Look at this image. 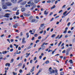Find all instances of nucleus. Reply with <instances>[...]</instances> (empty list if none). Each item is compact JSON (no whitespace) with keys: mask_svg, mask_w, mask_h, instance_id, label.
Here are the masks:
<instances>
[{"mask_svg":"<svg viewBox=\"0 0 75 75\" xmlns=\"http://www.w3.org/2000/svg\"><path fill=\"white\" fill-rule=\"evenodd\" d=\"M17 0H12L11 1V2L13 3H17Z\"/></svg>","mask_w":75,"mask_h":75,"instance_id":"6e6552de","label":"nucleus"},{"mask_svg":"<svg viewBox=\"0 0 75 75\" xmlns=\"http://www.w3.org/2000/svg\"><path fill=\"white\" fill-rule=\"evenodd\" d=\"M55 37L56 36V35L55 34H53L52 35V38H54V36Z\"/></svg>","mask_w":75,"mask_h":75,"instance_id":"7c9ffc66","label":"nucleus"},{"mask_svg":"<svg viewBox=\"0 0 75 75\" xmlns=\"http://www.w3.org/2000/svg\"><path fill=\"white\" fill-rule=\"evenodd\" d=\"M5 66H6V67H7V66H8V67H10V64L8 63H6L5 64Z\"/></svg>","mask_w":75,"mask_h":75,"instance_id":"f8f14e48","label":"nucleus"},{"mask_svg":"<svg viewBox=\"0 0 75 75\" xmlns=\"http://www.w3.org/2000/svg\"><path fill=\"white\" fill-rule=\"evenodd\" d=\"M30 5L33 6L32 8H30V10H33V9L35 8V7H36V5L34 4V3L33 2H32L31 3Z\"/></svg>","mask_w":75,"mask_h":75,"instance_id":"f03ea898","label":"nucleus"},{"mask_svg":"<svg viewBox=\"0 0 75 75\" xmlns=\"http://www.w3.org/2000/svg\"><path fill=\"white\" fill-rule=\"evenodd\" d=\"M32 62H33V60H31L30 61V64H32Z\"/></svg>","mask_w":75,"mask_h":75,"instance_id":"338daca9","label":"nucleus"},{"mask_svg":"<svg viewBox=\"0 0 75 75\" xmlns=\"http://www.w3.org/2000/svg\"><path fill=\"white\" fill-rule=\"evenodd\" d=\"M67 31H66V30H65V31H64V32H63V33H64V34H65L66 33H67Z\"/></svg>","mask_w":75,"mask_h":75,"instance_id":"4d7b16f0","label":"nucleus"},{"mask_svg":"<svg viewBox=\"0 0 75 75\" xmlns=\"http://www.w3.org/2000/svg\"><path fill=\"white\" fill-rule=\"evenodd\" d=\"M44 14L45 15H46L47 16L48 14V12H47V11H45L44 12Z\"/></svg>","mask_w":75,"mask_h":75,"instance_id":"9d476101","label":"nucleus"},{"mask_svg":"<svg viewBox=\"0 0 75 75\" xmlns=\"http://www.w3.org/2000/svg\"><path fill=\"white\" fill-rule=\"evenodd\" d=\"M65 50H63L62 52V53H63V54L65 53Z\"/></svg>","mask_w":75,"mask_h":75,"instance_id":"bf43d9fd","label":"nucleus"},{"mask_svg":"<svg viewBox=\"0 0 75 75\" xmlns=\"http://www.w3.org/2000/svg\"><path fill=\"white\" fill-rule=\"evenodd\" d=\"M13 75H17V73H15V72H13Z\"/></svg>","mask_w":75,"mask_h":75,"instance_id":"37998d69","label":"nucleus"},{"mask_svg":"<svg viewBox=\"0 0 75 75\" xmlns=\"http://www.w3.org/2000/svg\"><path fill=\"white\" fill-rule=\"evenodd\" d=\"M55 52V51H53L52 52V54H54V52Z\"/></svg>","mask_w":75,"mask_h":75,"instance_id":"5fc2aeb1","label":"nucleus"},{"mask_svg":"<svg viewBox=\"0 0 75 75\" xmlns=\"http://www.w3.org/2000/svg\"><path fill=\"white\" fill-rule=\"evenodd\" d=\"M13 61H14V59H11V60L10 63H13Z\"/></svg>","mask_w":75,"mask_h":75,"instance_id":"473e14b6","label":"nucleus"},{"mask_svg":"<svg viewBox=\"0 0 75 75\" xmlns=\"http://www.w3.org/2000/svg\"><path fill=\"white\" fill-rule=\"evenodd\" d=\"M7 51H4L2 52V53L3 54H5L7 53Z\"/></svg>","mask_w":75,"mask_h":75,"instance_id":"412c9836","label":"nucleus"},{"mask_svg":"<svg viewBox=\"0 0 75 75\" xmlns=\"http://www.w3.org/2000/svg\"><path fill=\"white\" fill-rule=\"evenodd\" d=\"M51 1L50 0H49L48 1H47V3H51Z\"/></svg>","mask_w":75,"mask_h":75,"instance_id":"79ce46f5","label":"nucleus"},{"mask_svg":"<svg viewBox=\"0 0 75 75\" xmlns=\"http://www.w3.org/2000/svg\"><path fill=\"white\" fill-rule=\"evenodd\" d=\"M20 53H21V51H19V52H18V50L16 51V54H20Z\"/></svg>","mask_w":75,"mask_h":75,"instance_id":"aec40b11","label":"nucleus"},{"mask_svg":"<svg viewBox=\"0 0 75 75\" xmlns=\"http://www.w3.org/2000/svg\"><path fill=\"white\" fill-rule=\"evenodd\" d=\"M46 33H47V31L45 30H44L43 33V35H45V34H46Z\"/></svg>","mask_w":75,"mask_h":75,"instance_id":"e433bc0d","label":"nucleus"},{"mask_svg":"<svg viewBox=\"0 0 75 75\" xmlns=\"http://www.w3.org/2000/svg\"><path fill=\"white\" fill-rule=\"evenodd\" d=\"M34 38V37H33L32 38V41H33L34 40V38Z\"/></svg>","mask_w":75,"mask_h":75,"instance_id":"0e129e2a","label":"nucleus"},{"mask_svg":"<svg viewBox=\"0 0 75 75\" xmlns=\"http://www.w3.org/2000/svg\"><path fill=\"white\" fill-rule=\"evenodd\" d=\"M19 10H18L17 11V12L16 13V15H17V16L18 15V14H19Z\"/></svg>","mask_w":75,"mask_h":75,"instance_id":"f3484780","label":"nucleus"},{"mask_svg":"<svg viewBox=\"0 0 75 75\" xmlns=\"http://www.w3.org/2000/svg\"><path fill=\"white\" fill-rule=\"evenodd\" d=\"M30 16V14H26V16L27 17H28V16Z\"/></svg>","mask_w":75,"mask_h":75,"instance_id":"774afa93","label":"nucleus"},{"mask_svg":"<svg viewBox=\"0 0 75 75\" xmlns=\"http://www.w3.org/2000/svg\"><path fill=\"white\" fill-rule=\"evenodd\" d=\"M11 42H14V40L13 39H11Z\"/></svg>","mask_w":75,"mask_h":75,"instance_id":"864d4df0","label":"nucleus"},{"mask_svg":"<svg viewBox=\"0 0 75 75\" xmlns=\"http://www.w3.org/2000/svg\"><path fill=\"white\" fill-rule=\"evenodd\" d=\"M42 69H40L39 70V71L38 72V74L39 73H40V72H41V71H42Z\"/></svg>","mask_w":75,"mask_h":75,"instance_id":"dca6fc26","label":"nucleus"},{"mask_svg":"<svg viewBox=\"0 0 75 75\" xmlns=\"http://www.w3.org/2000/svg\"><path fill=\"white\" fill-rule=\"evenodd\" d=\"M5 4V6H11L12 5V4L10 2H6Z\"/></svg>","mask_w":75,"mask_h":75,"instance_id":"20e7f679","label":"nucleus"},{"mask_svg":"<svg viewBox=\"0 0 75 75\" xmlns=\"http://www.w3.org/2000/svg\"><path fill=\"white\" fill-rule=\"evenodd\" d=\"M52 14H53V12L50 13V16H51L52 15Z\"/></svg>","mask_w":75,"mask_h":75,"instance_id":"69168bd1","label":"nucleus"},{"mask_svg":"<svg viewBox=\"0 0 75 75\" xmlns=\"http://www.w3.org/2000/svg\"><path fill=\"white\" fill-rule=\"evenodd\" d=\"M31 2H33V1L32 0H30L28 2V4H31Z\"/></svg>","mask_w":75,"mask_h":75,"instance_id":"a211bd4d","label":"nucleus"},{"mask_svg":"<svg viewBox=\"0 0 75 75\" xmlns=\"http://www.w3.org/2000/svg\"><path fill=\"white\" fill-rule=\"evenodd\" d=\"M44 25H45V24L44 23L41 24L40 25V26L39 28L40 30H44L45 27Z\"/></svg>","mask_w":75,"mask_h":75,"instance_id":"7ed1b4c3","label":"nucleus"},{"mask_svg":"<svg viewBox=\"0 0 75 75\" xmlns=\"http://www.w3.org/2000/svg\"><path fill=\"white\" fill-rule=\"evenodd\" d=\"M69 62H70V64H73V62L72 61V60L70 59L69 61Z\"/></svg>","mask_w":75,"mask_h":75,"instance_id":"6ab92c4d","label":"nucleus"},{"mask_svg":"<svg viewBox=\"0 0 75 75\" xmlns=\"http://www.w3.org/2000/svg\"><path fill=\"white\" fill-rule=\"evenodd\" d=\"M7 41L9 42V43H10V39H7Z\"/></svg>","mask_w":75,"mask_h":75,"instance_id":"8fccbe9b","label":"nucleus"},{"mask_svg":"<svg viewBox=\"0 0 75 75\" xmlns=\"http://www.w3.org/2000/svg\"><path fill=\"white\" fill-rule=\"evenodd\" d=\"M66 6V5H64L62 7V8H65V7Z\"/></svg>","mask_w":75,"mask_h":75,"instance_id":"680f3d73","label":"nucleus"},{"mask_svg":"<svg viewBox=\"0 0 75 75\" xmlns=\"http://www.w3.org/2000/svg\"><path fill=\"white\" fill-rule=\"evenodd\" d=\"M27 55H27L26 56H25L26 58H27L28 57H29V55H30V53H29Z\"/></svg>","mask_w":75,"mask_h":75,"instance_id":"72a5a7b5","label":"nucleus"},{"mask_svg":"<svg viewBox=\"0 0 75 75\" xmlns=\"http://www.w3.org/2000/svg\"><path fill=\"white\" fill-rule=\"evenodd\" d=\"M49 74H54L55 73V71L52 69L51 67H50L49 69Z\"/></svg>","mask_w":75,"mask_h":75,"instance_id":"f257e3e1","label":"nucleus"},{"mask_svg":"<svg viewBox=\"0 0 75 75\" xmlns=\"http://www.w3.org/2000/svg\"><path fill=\"white\" fill-rule=\"evenodd\" d=\"M62 43V42L61 41H60L59 42V43L58 44V47H59V45H61V43Z\"/></svg>","mask_w":75,"mask_h":75,"instance_id":"2f4dec72","label":"nucleus"},{"mask_svg":"<svg viewBox=\"0 0 75 75\" xmlns=\"http://www.w3.org/2000/svg\"><path fill=\"white\" fill-rule=\"evenodd\" d=\"M59 37V35H57V37H56L55 38V39H57V38H58Z\"/></svg>","mask_w":75,"mask_h":75,"instance_id":"603ef678","label":"nucleus"},{"mask_svg":"<svg viewBox=\"0 0 75 75\" xmlns=\"http://www.w3.org/2000/svg\"><path fill=\"white\" fill-rule=\"evenodd\" d=\"M21 10L23 12V11H24L25 10V9L24 8H21Z\"/></svg>","mask_w":75,"mask_h":75,"instance_id":"4468645a","label":"nucleus"},{"mask_svg":"<svg viewBox=\"0 0 75 75\" xmlns=\"http://www.w3.org/2000/svg\"><path fill=\"white\" fill-rule=\"evenodd\" d=\"M40 42V40H37L35 42L36 44H37V43Z\"/></svg>","mask_w":75,"mask_h":75,"instance_id":"f704fd0d","label":"nucleus"},{"mask_svg":"<svg viewBox=\"0 0 75 75\" xmlns=\"http://www.w3.org/2000/svg\"><path fill=\"white\" fill-rule=\"evenodd\" d=\"M25 67V64H23V66L22 67L23 69H24V68Z\"/></svg>","mask_w":75,"mask_h":75,"instance_id":"b1692460","label":"nucleus"},{"mask_svg":"<svg viewBox=\"0 0 75 75\" xmlns=\"http://www.w3.org/2000/svg\"><path fill=\"white\" fill-rule=\"evenodd\" d=\"M23 72V70L21 69H20L19 70V72L20 73H22Z\"/></svg>","mask_w":75,"mask_h":75,"instance_id":"a18cd8bd","label":"nucleus"},{"mask_svg":"<svg viewBox=\"0 0 75 75\" xmlns=\"http://www.w3.org/2000/svg\"><path fill=\"white\" fill-rule=\"evenodd\" d=\"M45 44V42L43 43L41 45V47H44V45Z\"/></svg>","mask_w":75,"mask_h":75,"instance_id":"58836bf2","label":"nucleus"},{"mask_svg":"<svg viewBox=\"0 0 75 75\" xmlns=\"http://www.w3.org/2000/svg\"><path fill=\"white\" fill-rule=\"evenodd\" d=\"M32 46H30L28 47L27 48V49H30V48H31Z\"/></svg>","mask_w":75,"mask_h":75,"instance_id":"ea45409f","label":"nucleus"},{"mask_svg":"<svg viewBox=\"0 0 75 75\" xmlns=\"http://www.w3.org/2000/svg\"><path fill=\"white\" fill-rule=\"evenodd\" d=\"M63 11L62 10L59 11V13H61L63 12Z\"/></svg>","mask_w":75,"mask_h":75,"instance_id":"de8ad7c7","label":"nucleus"},{"mask_svg":"<svg viewBox=\"0 0 75 75\" xmlns=\"http://www.w3.org/2000/svg\"><path fill=\"white\" fill-rule=\"evenodd\" d=\"M70 24H71V23L69 22V23L67 24V26H69V25H70Z\"/></svg>","mask_w":75,"mask_h":75,"instance_id":"052dcab7","label":"nucleus"},{"mask_svg":"<svg viewBox=\"0 0 75 75\" xmlns=\"http://www.w3.org/2000/svg\"><path fill=\"white\" fill-rule=\"evenodd\" d=\"M13 50H14L13 49H11L10 50V52H12V51H13Z\"/></svg>","mask_w":75,"mask_h":75,"instance_id":"3c124183","label":"nucleus"},{"mask_svg":"<svg viewBox=\"0 0 75 75\" xmlns=\"http://www.w3.org/2000/svg\"><path fill=\"white\" fill-rule=\"evenodd\" d=\"M2 5L3 6L2 7V8L3 9H4V10H5L6 9H7V7L6 6L5 4L4 5V3L3 2L2 3Z\"/></svg>","mask_w":75,"mask_h":75,"instance_id":"39448f33","label":"nucleus"},{"mask_svg":"<svg viewBox=\"0 0 75 75\" xmlns=\"http://www.w3.org/2000/svg\"><path fill=\"white\" fill-rule=\"evenodd\" d=\"M67 13V11H65L63 13V16H65V15Z\"/></svg>","mask_w":75,"mask_h":75,"instance_id":"cd10ccee","label":"nucleus"},{"mask_svg":"<svg viewBox=\"0 0 75 75\" xmlns=\"http://www.w3.org/2000/svg\"><path fill=\"white\" fill-rule=\"evenodd\" d=\"M49 62H50L49 61H47L46 62L45 64H48Z\"/></svg>","mask_w":75,"mask_h":75,"instance_id":"a19ab883","label":"nucleus"},{"mask_svg":"<svg viewBox=\"0 0 75 75\" xmlns=\"http://www.w3.org/2000/svg\"><path fill=\"white\" fill-rule=\"evenodd\" d=\"M22 1H23V0H20L18 2V3H21Z\"/></svg>","mask_w":75,"mask_h":75,"instance_id":"c9c22d12","label":"nucleus"},{"mask_svg":"<svg viewBox=\"0 0 75 75\" xmlns=\"http://www.w3.org/2000/svg\"><path fill=\"white\" fill-rule=\"evenodd\" d=\"M34 67H33L32 69L30 70V72H33V71H34Z\"/></svg>","mask_w":75,"mask_h":75,"instance_id":"9b49d317","label":"nucleus"},{"mask_svg":"<svg viewBox=\"0 0 75 75\" xmlns=\"http://www.w3.org/2000/svg\"><path fill=\"white\" fill-rule=\"evenodd\" d=\"M41 36H39L38 37V39L39 40H40V39H41Z\"/></svg>","mask_w":75,"mask_h":75,"instance_id":"13d9d810","label":"nucleus"},{"mask_svg":"<svg viewBox=\"0 0 75 75\" xmlns=\"http://www.w3.org/2000/svg\"><path fill=\"white\" fill-rule=\"evenodd\" d=\"M42 47V50H44L45 49V46H42V47Z\"/></svg>","mask_w":75,"mask_h":75,"instance_id":"2eb2a0df","label":"nucleus"},{"mask_svg":"<svg viewBox=\"0 0 75 75\" xmlns=\"http://www.w3.org/2000/svg\"><path fill=\"white\" fill-rule=\"evenodd\" d=\"M35 20L33 19L31 20V22L32 23H34V22H35Z\"/></svg>","mask_w":75,"mask_h":75,"instance_id":"bb28decb","label":"nucleus"},{"mask_svg":"<svg viewBox=\"0 0 75 75\" xmlns=\"http://www.w3.org/2000/svg\"><path fill=\"white\" fill-rule=\"evenodd\" d=\"M69 49H67V53H66V55H68L69 54Z\"/></svg>","mask_w":75,"mask_h":75,"instance_id":"1a4fd4ad","label":"nucleus"},{"mask_svg":"<svg viewBox=\"0 0 75 75\" xmlns=\"http://www.w3.org/2000/svg\"><path fill=\"white\" fill-rule=\"evenodd\" d=\"M26 35H27V38H28L29 37V35L28 34V33H27L26 34Z\"/></svg>","mask_w":75,"mask_h":75,"instance_id":"c85d7f7f","label":"nucleus"},{"mask_svg":"<svg viewBox=\"0 0 75 75\" xmlns=\"http://www.w3.org/2000/svg\"><path fill=\"white\" fill-rule=\"evenodd\" d=\"M36 59H37V57H35L34 58V59L33 60H36Z\"/></svg>","mask_w":75,"mask_h":75,"instance_id":"e2e57ef3","label":"nucleus"},{"mask_svg":"<svg viewBox=\"0 0 75 75\" xmlns=\"http://www.w3.org/2000/svg\"><path fill=\"white\" fill-rule=\"evenodd\" d=\"M43 30H42V31L40 32L39 33L40 34H42V33H43Z\"/></svg>","mask_w":75,"mask_h":75,"instance_id":"c03bdc74","label":"nucleus"},{"mask_svg":"<svg viewBox=\"0 0 75 75\" xmlns=\"http://www.w3.org/2000/svg\"><path fill=\"white\" fill-rule=\"evenodd\" d=\"M56 7V6L55 5H54L53 6L51 7V10H52V9H54V8H55Z\"/></svg>","mask_w":75,"mask_h":75,"instance_id":"ddd939ff","label":"nucleus"},{"mask_svg":"<svg viewBox=\"0 0 75 75\" xmlns=\"http://www.w3.org/2000/svg\"><path fill=\"white\" fill-rule=\"evenodd\" d=\"M34 36L35 37H37L38 36V34H36L34 35Z\"/></svg>","mask_w":75,"mask_h":75,"instance_id":"09e8293b","label":"nucleus"},{"mask_svg":"<svg viewBox=\"0 0 75 75\" xmlns=\"http://www.w3.org/2000/svg\"><path fill=\"white\" fill-rule=\"evenodd\" d=\"M22 43L23 44H25L26 43V41H25V38L23 37L22 39Z\"/></svg>","mask_w":75,"mask_h":75,"instance_id":"423d86ee","label":"nucleus"},{"mask_svg":"<svg viewBox=\"0 0 75 75\" xmlns=\"http://www.w3.org/2000/svg\"><path fill=\"white\" fill-rule=\"evenodd\" d=\"M64 74V73L63 71L60 72V75H63Z\"/></svg>","mask_w":75,"mask_h":75,"instance_id":"393cba45","label":"nucleus"},{"mask_svg":"<svg viewBox=\"0 0 75 75\" xmlns=\"http://www.w3.org/2000/svg\"><path fill=\"white\" fill-rule=\"evenodd\" d=\"M18 50L20 51L21 50V47H19L18 48Z\"/></svg>","mask_w":75,"mask_h":75,"instance_id":"6e6d98bb","label":"nucleus"},{"mask_svg":"<svg viewBox=\"0 0 75 75\" xmlns=\"http://www.w3.org/2000/svg\"><path fill=\"white\" fill-rule=\"evenodd\" d=\"M22 64L21 63H20L18 64V66L19 67H21L22 66Z\"/></svg>","mask_w":75,"mask_h":75,"instance_id":"c756f323","label":"nucleus"},{"mask_svg":"<svg viewBox=\"0 0 75 75\" xmlns=\"http://www.w3.org/2000/svg\"><path fill=\"white\" fill-rule=\"evenodd\" d=\"M0 60L3 59V55H0Z\"/></svg>","mask_w":75,"mask_h":75,"instance_id":"a878e982","label":"nucleus"},{"mask_svg":"<svg viewBox=\"0 0 75 75\" xmlns=\"http://www.w3.org/2000/svg\"><path fill=\"white\" fill-rule=\"evenodd\" d=\"M9 16H10V14L7 13L5 14V16L4 17H7V18H8V17H9Z\"/></svg>","mask_w":75,"mask_h":75,"instance_id":"0eeeda50","label":"nucleus"},{"mask_svg":"<svg viewBox=\"0 0 75 75\" xmlns=\"http://www.w3.org/2000/svg\"><path fill=\"white\" fill-rule=\"evenodd\" d=\"M17 7H15L13 8V11H16V10H17Z\"/></svg>","mask_w":75,"mask_h":75,"instance_id":"5701e85b","label":"nucleus"},{"mask_svg":"<svg viewBox=\"0 0 75 75\" xmlns=\"http://www.w3.org/2000/svg\"><path fill=\"white\" fill-rule=\"evenodd\" d=\"M10 48H13V45L12 44H11L10 46Z\"/></svg>","mask_w":75,"mask_h":75,"instance_id":"4c0bfd02","label":"nucleus"},{"mask_svg":"<svg viewBox=\"0 0 75 75\" xmlns=\"http://www.w3.org/2000/svg\"><path fill=\"white\" fill-rule=\"evenodd\" d=\"M17 26H18L17 25L15 24V25H13V27H14V28H17Z\"/></svg>","mask_w":75,"mask_h":75,"instance_id":"4be33fe9","label":"nucleus"},{"mask_svg":"<svg viewBox=\"0 0 75 75\" xmlns=\"http://www.w3.org/2000/svg\"><path fill=\"white\" fill-rule=\"evenodd\" d=\"M62 35H61L59 37V39H60V38H62Z\"/></svg>","mask_w":75,"mask_h":75,"instance_id":"49530a36","label":"nucleus"}]
</instances>
